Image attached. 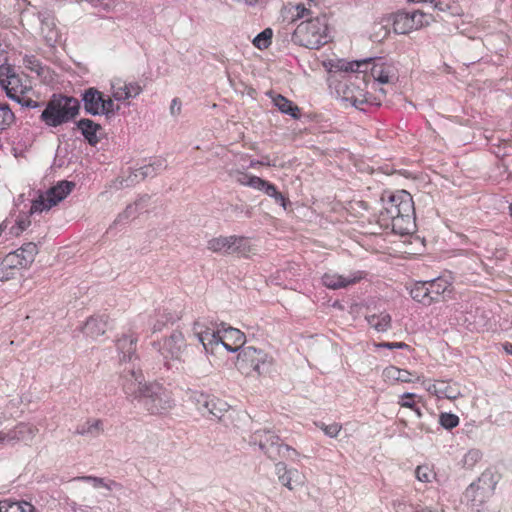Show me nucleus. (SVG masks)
Segmentation results:
<instances>
[{
	"label": "nucleus",
	"instance_id": "26",
	"mask_svg": "<svg viewBox=\"0 0 512 512\" xmlns=\"http://www.w3.org/2000/svg\"><path fill=\"white\" fill-rule=\"evenodd\" d=\"M108 327V317L105 315L90 317L84 327L83 333L91 338L103 335Z\"/></svg>",
	"mask_w": 512,
	"mask_h": 512
},
{
	"label": "nucleus",
	"instance_id": "20",
	"mask_svg": "<svg viewBox=\"0 0 512 512\" xmlns=\"http://www.w3.org/2000/svg\"><path fill=\"white\" fill-rule=\"evenodd\" d=\"M104 95L95 87H89L81 95L84 111L91 116L100 115Z\"/></svg>",
	"mask_w": 512,
	"mask_h": 512
},
{
	"label": "nucleus",
	"instance_id": "41",
	"mask_svg": "<svg viewBox=\"0 0 512 512\" xmlns=\"http://www.w3.org/2000/svg\"><path fill=\"white\" fill-rule=\"evenodd\" d=\"M49 200L50 198L47 197L46 193L40 194L38 198L32 201L29 213L34 214L51 209L55 205L50 203Z\"/></svg>",
	"mask_w": 512,
	"mask_h": 512
},
{
	"label": "nucleus",
	"instance_id": "9",
	"mask_svg": "<svg viewBox=\"0 0 512 512\" xmlns=\"http://www.w3.org/2000/svg\"><path fill=\"white\" fill-rule=\"evenodd\" d=\"M207 248L214 253L246 255L250 250V245L244 236L231 235L208 240Z\"/></svg>",
	"mask_w": 512,
	"mask_h": 512
},
{
	"label": "nucleus",
	"instance_id": "40",
	"mask_svg": "<svg viewBox=\"0 0 512 512\" xmlns=\"http://www.w3.org/2000/svg\"><path fill=\"white\" fill-rule=\"evenodd\" d=\"M272 36V29L266 28L255 36L252 43L256 48L260 50L267 49L272 43Z\"/></svg>",
	"mask_w": 512,
	"mask_h": 512
},
{
	"label": "nucleus",
	"instance_id": "30",
	"mask_svg": "<svg viewBox=\"0 0 512 512\" xmlns=\"http://www.w3.org/2000/svg\"><path fill=\"white\" fill-rule=\"evenodd\" d=\"M167 168V162L163 158H153L148 164L137 168L141 180L153 178Z\"/></svg>",
	"mask_w": 512,
	"mask_h": 512
},
{
	"label": "nucleus",
	"instance_id": "19",
	"mask_svg": "<svg viewBox=\"0 0 512 512\" xmlns=\"http://www.w3.org/2000/svg\"><path fill=\"white\" fill-rule=\"evenodd\" d=\"M372 58H365L362 60L345 61L338 60L335 65H332L336 70L343 72H351L352 75H359L360 82L366 85L368 76V66Z\"/></svg>",
	"mask_w": 512,
	"mask_h": 512
},
{
	"label": "nucleus",
	"instance_id": "16",
	"mask_svg": "<svg viewBox=\"0 0 512 512\" xmlns=\"http://www.w3.org/2000/svg\"><path fill=\"white\" fill-rule=\"evenodd\" d=\"M275 473L279 482L289 490H294L297 486L304 484L302 473L296 468H288L282 461L275 464Z\"/></svg>",
	"mask_w": 512,
	"mask_h": 512
},
{
	"label": "nucleus",
	"instance_id": "5",
	"mask_svg": "<svg viewBox=\"0 0 512 512\" xmlns=\"http://www.w3.org/2000/svg\"><path fill=\"white\" fill-rule=\"evenodd\" d=\"M271 365L272 358L263 350L253 346L242 347L237 355L236 366L246 375H250L252 372L259 375L267 373Z\"/></svg>",
	"mask_w": 512,
	"mask_h": 512
},
{
	"label": "nucleus",
	"instance_id": "42",
	"mask_svg": "<svg viewBox=\"0 0 512 512\" xmlns=\"http://www.w3.org/2000/svg\"><path fill=\"white\" fill-rule=\"evenodd\" d=\"M175 320L174 316L171 313L158 312L156 314V319H151L150 325L152 326V332H159L163 329V327L168 322H173Z\"/></svg>",
	"mask_w": 512,
	"mask_h": 512
},
{
	"label": "nucleus",
	"instance_id": "52",
	"mask_svg": "<svg viewBox=\"0 0 512 512\" xmlns=\"http://www.w3.org/2000/svg\"><path fill=\"white\" fill-rule=\"evenodd\" d=\"M18 104H20L22 107H27L31 109L39 108L43 105V103L32 100L31 98H28L25 96V94H22L20 97H18V100H15Z\"/></svg>",
	"mask_w": 512,
	"mask_h": 512
},
{
	"label": "nucleus",
	"instance_id": "13",
	"mask_svg": "<svg viewBox=\"0 0 512 512\" xmlns=\"http://www.w3.org/2000/svg\"><path fill=\"white\" fill-rule=\"evenodd\" d=\"M153 346L163 356L164 359H180L186 348L184 335L180 331H173L169 337L161 342H154Z\"/></svg>",
	"mask_w": 512,
	"mask_h": 512
},
{
	"label": "nucleus",
	"instance_id": "10",
	"mask_svg": "<svg viewBox=\"0 0 512 512\" xmlns=\"http://www.w3.org/2000/svg\"><path fill=\"white\" fill-rule=\"evenodd\" d=\"M0 86L5 90L7 97L18 100L22 94H26L30 87L22 81L11 65H0Z\"/></svg>",
	"mask_w": 512,
	"mask_h": 512
},
{
	"label": "nucleus",
	"instance_id": "32",
	"mask_svg": "<svg viewBox=\"0 0 512 512\" xmlns=\"http://www.w3.org/2000/svg\"><path fill=\"white\" fill-rule=\"evenodd\" d=\"M73 480L90 483L95 489L105 488L110 491L122 489V485L114 480L96 477L92 475L75 477Z\"/></svg>",
	"mask_w": 512,
	"mask_h": 512
},
{
	"label": "nucleus",
	"instance_id": "51",
	"mask_svg": "<svg viewBox=\"0 0 512 512\" xmlns=\"http://www.w3.org/2000/svg\"><path fill=\"white\" fill-rule=\"evenodd\" d=\"M416 478L423 482L428 483L434 477V473L430 470L428 466H418L415 471Z\"/></svg>",
	"mask_w": 512,
	"mask_h": 512
},
{
	"label": "nucleus",
	"instance_id": "60",
	"mask_svg": "<svg viewBox=\"0 0 512 512\" xmlns=\"http://www.w3.org/2000/svg\"><path fill=\"white\" fill-rule=\"evenodd\" d=\"M262 192H264L266 195H268L269 197L272 198L273 196L276 195L278 190H277V187L273 183L267 181Z\"/></svg>",
	"mask_w": 512,
	"mask_h": 512
},
{
	"label": "nucleus",
	"instance_id": "31",
	"mask_svg": "<svg viewBox=\"0 0 512 512\" xmlns=\"http://www.w3.org/2000/svg\"><path fill=\"white\" fill-rule=\"evenodd\" d=\"M272 102L281 113L287 114L293 119H299L301 117L299 107L283 95L277 94L272 96Z\"/></svg>",
	"mask_w": 512,
	"mask_h": 512
},
{
	"label": "nucleus",
	"instance_id": "24",
	"mask_svg": "<svg viewBox=\"0 0 512 512\" xmlns=\"http://www.w3.org/2000/svg\"><path fill=\"white\" fill-rule=\"evenodd\" d=\"M18 264L16 254L8 253L5 257L0 258V281L4 282L15 278L21 270Z\"/></svg>",
	"mask_w": 512,
	"mask_h": 512
},
{
	"label": "nucleus",
	"instance_id": "15",
	"mask_svg": "<svg viewBox=\"0 0 512 512\" xmlns=\"http://www.w3.org/2000/svg\"><path fill=\"white\" fill-rule=\"evenodd\" d=\"M363 277L364 273L361 271L353 272L348 276L329 271L322 276V284L329 289L337 290L355 284Z\"/></svg>",
	"mask_w": 512,
	"mask_h": 512
},
{
	"label": "nucleus",
	"instance_id": "44",
	"mask_svg": "<svg viewBox=\"0 0 512 512\" xmlns=\"http://www.w3.org/2000/svg\"><path fill=\"white\" fill-rule=\"evenodd\" d=\"M439 423L443 428L451 430L458 426L459 417L455 414L444 412L439 416Z\"/></svg>",
	"mask_w": 512,
	"mask_h": 512
},
{
	"label": "nucleus",
	"instance_id": "1",
	"mask_svg": "<svg viewBox=\"0 0 512 512\" xmlns=\"http://www.w3.org/2000/svg\"><path fill=\"white\" fill-rule=\"evenodd\" d=\"M382 209L378 215V224L394 234L405 236L416 229L415 208L412 196L405 190L382 197Z\"/></svg>",
	"mask_w": 512,
	"mask_h": 512
},
{
	"label": "nucleus",
	"instance_id": "11",
	"mask_svg": "<svg viewBox=\"0 0 512 512\" xmlns=\"http://www.w3.org/2000/svg\"><path fill=\"white\" fill-rule=\"evenodd\" d=\"M211 325L212 327L200 320L193 323V333L207 353H213L214 346L221 344V333L223 331L220 324L211 323Z\"/></svg>",
	"mask_w": 512,
	"mask_h": 512
},
{
	"label": "nucleus",
	"instance_id": "7",
	"mask_svg": "<svg viewBox=\"0 0 512 512\" xmlns=\"http://www.w3.org/2000/svg\"><path fill=\"white\" fill-rule=\"evenodd\" d=\"M497 482L491 472H484L473 483H471L465 493L464 497L468 505L476 511H480L486 501L494 494Z\"/></svg>",
	"mask_w": 512,
	"mask_h": 512
},
{
	"label": "nucleus",
	"instance_id": "2",
	"mask_svg": "<svg viewBox=\"0 0 512 512\" xmlns=\"http://www.w3.org/2000/svg\"><path fill=\"white\" fill-rule=\"evenodd\" d=\"M131 379L123 384L127 396L137 399L150 414H162L170 410L174 401L159 383H142V375L136 373L134 367L129 370Z\"/></svg>",
	"mask_w": 512,
	"mask_h": 512
},
{
	"label": "nucleus",
	"instance_id": "55",
	"mask_svg": "<svg viewBox=\"0 0 512 512\" xmlns=\"http://www.w3.org/2000/svg\"><path fill=\"white\" fill-rule=\"evenodd\" d=\"M24 62L26 64L27 68L40 74V71L42 70V66H41L40 61L35 56H26Z\"/></svg>",
	"mask_w": 512,
	"mask_h": 512
},
{
	"label": "nucleus",
	"instance_id": "21",
	"mask_svg": "<svg viewBox=\"0 0 512 512\" xmlns=\"http://www.w3.org/2000/svg\"><path fill=\"white\" fill-rule=\"evenodd\" d=\"M137 337L132 334H123L116 340V348L118 350L120 361H132L137 358L136 355V344Z\"/></svg>",
	"mask_w": 512,
	"mask_h": 512
},
{
	"label": "nucleus",
	"instance_id": "35",
	"mask_svg": "<svg viewBox=\"0 0 512 512\" xmlns=\"http://www.w3.org/2000/svg\"><path fill=\"white\" fill-rule=\"evenodd\" d=\"M103 431L102 421L95 419H88L86 422L79 424L75 433L82 436L97 437Z\"/></svg>",
	"mask_w": 512,
	"mask_h": 512
},
{
	"label": "nucleus",
	"instance_id": "43",
	"mask_svg": "<svg viewBox=\"0 0 512 512\" xmlns=\"http://www.w3.org/2000/svg\"><path fill=\"white\" fill-rule=\"evenodd\" d=\"M240 184L244 186L251 187L253 189L262 191L264 189V186L267 182V180H264L258 176L254 175H245L243 179L239 180Z\"/></svg>",
	"mask_w": 512,
	"mask_h": 512
},
{
	"label": "nucleus",
	"instance_id": "25",
	"mask_svg": "<svg viewBox=\"0 0 512 512\" xmlns=\"http://www.w3.org/2000/svg\"><path fill=\"white\" fill-rule=\"evenodd\" d=\"M150 199V196L145 194L139 197L133 204L127 205L125 210L118 214L117 218L113 222V225L126 223L130 219H134L141 209H144Z\"/></svg>",
	"mask_w": 512,
	"mask_h": 512
},
{
	"label": "nucleus",
	"instance_id": "23",
	"mask_svg": "<svg viewBox=\"0 0 512 512\" xmlns=\"http://www.w3.org/2000/svg\"><path fill=\"white\" fill-rule=\"evenodd\" d=\"M37 432V427L27 423H19L14 428L8 430L7 434L9 435L10 445H14L18 442L31 441Z\"/></svg>",
	"mask_w": 512,
	"mask_h": 512
},
{
	"label": "nucleus",
	"instance_id": "6",
	"mask_svg": "<svg viewBox=\"0 0 512 512\" xmlns=\"http://www.w3.org/2000/svg\"><path fill=\"white\" fill-rule=\"evenodd\" d=\"M250 444L257 445L259 449L271 460L278 457H290L286 452H294V448L280 442V437L269 429L255 430L250 436Z\"/></svg>",
	"mask_w": 512,
	"mask_h": 512
},
{
	"label": "nucleus",
	"instance_id": "29",
	"mask_svg": "<svg viewBox=\"0 0 512 512\" xmlns=\"http://www.w3.org/2000/svg\"><path fill=\"white\" fill-rule=\"evenodd\" d=\"M74 187V182L64 180L48 189L45 193L47 194V197L50 198V203L57 205L71 193Z\"/></svg>",
	"mask_w": 512,
	"mask_h": 512
},
{
	"label": "nucleus",
	"instance_id": "59",
	"mask_svg": "<svg viewBox=\"0 0 512 512\" xmlns=\"http://www.w3.org/2000/svg\"><path fill=\"white\" fill-rule=\"evenodd\" d=\"M181 101L179 98H174L171 101L170 105V113L172 116H178L181 112Z\"/></svg>",
	"mask_w": 512,
	"mask_h": 512
},
{
	"label": "nucleus",
	"instance_id": "18",
	"mask_svg": "<svg viewBox=\"0 0 512 512\" xmlns=\"http://www.w3.org/2000/svg\"><path fill=\"white\" fill-rule=\"evenodd\" d=\"M432 303L445 301L453 292L452 282L448 277L439 276L427 281Z\"/></svg>",
	"mask_w": 512,
	"mask_h": 512
},
{
	"label": "nucleus",
	"instance_id": "48",
	"mask_svg": "<svg viewBox=\"0 0 512 512\" xmlns=\"http://www.w3.org/2000/svg\"><path fill=\"white\" fill-rule=\"evenodd\" d=\"M482 457V453L477 449L469 450L463 457V465L466 468H472Z\"/></svg>",
	"mask_w": 512,
	"mask_h": 512
},
{
	"label": "nucleus",
	"instance_id": "36",
	"mask_svg": "<svg viewBox=\"0 0 512 512\" xmlns=\"http://www.w3.org/2000/svg\"><path fill=\"white\" fill-rule=\"evenodd\" d=\"M366 320L370 327L378 332H386L391 327L392 321L390 314L386 312L368 315L366 316Z\"/></svg>",
	"mask_w": 512,
	"mask_h": 512
},
{
	"label": "nucleus",
	"instance_id": "64",
	"mask_svg": "<svg viewBox=\"0 0 512 512\" xmlns=\"http://www.w3.org/2000/svg\"><path fill=\"white\" fill-rule=\"evenodd\" d=\"M424 386H425L426 390H427L429 393H431V394H433V395H435V396H437V397H438V387H439V386H438V381H436V382H434V383H431V382H424Z\"/></svg>",
	"mask_w": 512,
	"mask_h": 512
},
{
	"label": "nucleus",
	"instance_id": "8",
	"mask_svg": "<svg viewBox=\"0 0 512 512\" xmlns=\"http://www.w3.org/2000/svg\"><path fill=\"white\" fill-rule=\"evenodd\" d=\"M432 21V15L426 14L420 10L398 11L394 15L393 29L398 34H407L412 30H417L423 26L429 25Z\"/></svg>",
	"mask_w": 512,
	"mask_h": 512
},
{
	"label": "nucleus",
	"instance_id": "33",
	"mask_svg": "<svg viewBox=\"0 0 512 512\" xmlns=\"http://www.w3.org/2000/svg\"><path fill=\"white\" fill-rule=\"evenodd\" d=\"M413 374L405 369H400L396 366H389L383 370V377L386 381H395L402 383L414 382Z\"/></svg>",
	"mask_w": 512,
	"mask_h": 512
},
{
	"label": "nucleus",
	"instance_id": "28",
	"mask_svg": "<svg viewBox=\"0 0 512 512\" xmlns=\"http://www.w3.org/2000/svg\"><path fill=\"white\" fill-rule=\"evenodd\" d=\"M10 253L17 255L20 269L28 268L34 262L35 256L38 253V247L35 243L28 242Z\"/></svg>",
	"mask_w": 512,
	"mask_h": 512
},
{
	"label": "nucleus",
	"instance_id": "17",
	"mask_svg": "<svg viewBox=\"0 0 512 512\" xmlns=\"http://www.w3.org/2000/svg\"><path fill=\"white\" fill-rule=\"evenodd\" d=\"M220 326L223 330L221 333V345L229 352L239 351L245 343V334L224 322H221Z\"/></svg>",
	"mask_w": 512,
	"mask_h": 512
},
{
	"label": "nucleus",
	"instance_id": "37",
	"mask_svg": "<svg viewBox=\"0 0 512 512\" xmlns=\"http://www.w3.org/2000/svg\"><path fill=\"white\" fill-rule=\"evenodd\" d=\"M0 512H37L35 507L26 501H0Z\"/></svg>",
	"mask_w": 512,
	"mask_h": 512
},
{
	"label": "nucleus",
	"instance_id": "63",
	"mask_svg": "<svg viewBox=\"0 0 512 512\" xmlns=\"http://www.w3.org/2000/svg\"><path fill=\"white\" fill-rule=\"evenodd\" d=\"M258 165L272 166L273 164H271L269 156H263L261 160H257V161L252 160L250 162V167L251 168H255Z\"/></svg>",
	"mask_w": 512,
	"mask_h": 512
},
{
	"label": "nucleus",
	"instance_id": "46",
	"mask_svg": "<svg viewBox=\"0 0 512 512\" xmlns=\"http://www.w3.org/2000/svg\"><path fill=\"white\" fill-rule=\"evenodd\" d=\"M210 398L211 396L199 392H194L191 395V400L196 404L198 411L202 414H204L205 408H207Z\"/></svg>",
	"mask_w": 512,
	"mask_h": 512
},
{
	"label": "nucleus",
	"instance_id": "58",
	"mask_svg": "<svg viewBox=\"0 0 512 512\" xmlns=\"http://www.w3.org/2000/svg\"><path fill=\"white\" fill-rule=\"evenodd\" d=\"M433 8L439 11H449L452 9V3L450 0H434Z\"/></svg>",
	"mask_w": 512,
	"mask_h": 512
},
{
	"label": "nucleus",
	"instance_id": "54",
	"mask_svg": "<svg viewBox=\"0 0 512 512\" xmlns=\"http://www.w3.org/2000/svg\"><path fill=\"white\" fill-rule=\"evenodd\" d=\"M416 397L414 393H404L401 395V400L398 402L401 407L414 409L416 403L413 401V398Z\"/></svg>",
	"mask_w": 512,
	"mask_h": 512
},
{
	"label": "nucleus",
	"instance_id": "45",
	"mask_svg": "<svg viewBox=\"0 0 512 512\" xmlns=\"http://www.w3.org/2000/svg\"><path fill=\"white\" fill-rule=\"evenodd\" d=\"M315 17L314 12L306 8L304 4H297L292 8V21Z\"/></svg>",
	"mask_w": 512,
	"mask_h": 512
},
{
	"label": "nucleus",
	"instance_id": "49",
	"mask_svg": "<svg viewBox=\"0 0 512 512\" xmlns=\"http://www.w3.org/2000/svg\"><path fill=\"white\" fill-rule=\"evenodd\" d=\"M316 426L319 427L325 435L334 438L341 431V425L338 423L325 424L323 422L316 423Z\"/></svg>",
	"mask_w": 512,
	"mask_h": 512
},
{
	"label": "nucleus",
	"instance_id": "4",
	"mask_svg": "<svg viewBox=\"0 0 512 512\" xmlns=\"http://www.w3.org/2000/svg\"><path fill=\"white\" fill-rule=\"evenodd\" d=\"M328 24L325 15L317 14L299 23L292 39L300 46L319 49L328 42Z\"/></svg>",
	"mask_w": 512,
	"mask_h": 512
},
{
	"label": "nucleus",
	"instance_id": "47",
	"mask_svg": "<svg viewBox=\"0 0 512 512\" xmlns=\"http://www.w3.org/2000/svg\"><path fill=\"white\" fill-rule=\"evenodd\" d=\"M117 110H119V106L115 105L114 101L110 97H104L100 108V115H104L107 118H110L111 116H114Z\"/></svg>",
	"mask_w": 512,
	"mask_h": 512
},
{
	"label": "nucleus",
	"instance_id": "3",
	"mask_svg": "<svg viewBox=\"0 0 512 512\" xmlns=\"http://www.w3.org/2000/svg\"><path fill=\"white\" fill-rule=\"evenodd\" d=\"M80 101L73 96L53 94L40 115L48 127H59L75 119L80 111Z\"/></svg>",
	"mask_w": 512,
	"mask_h": 512
},
{
	"label": "nucleus",
	"instance_id": "27",
	"mask_svg": "<svg viewBox=\"0 0 512 512\" xmlns=\"http://www.w3.org/2000/svg\"><path fill=\"white\" fill-rule=\"evenodd\" d=\"M76 126L91 146H95L99 142L97 132L102 128L100 124L91 119L83 118L76 123Z\"/></svg>",
	"mask_w": 512,
	"mask_h": 512
},
{
	"label": "nucleus",
	"instance_id": "62",
	"mask_svg": "<svg viewBox=\"0 0 512 512\" xmlns=\"http://www.w3.org/2000/svg\"><path fill=\"white\" fill-rule=\"evenodd\" d=\"M276 203L280 204L284 209L287 208V204L289 203L288 199L281 193L277 192L275 196L272 197Z\"/></svg>",
	"mask_w": 512,
	"mask_h": 512
},
{
	"label": "nucleus",
	"instance_id": "14",
	"mask_svg": "<svg viewBox=\"0 0 512 512\" xmlns=\"http://www.w3.org/2000/svg\"><path fill=\"white\" fill-rule=\"evenodd\" d=\"M368 72L370 77L380 84H389L398 79L395 66L384 61L383 58H372Z\"/></svg>",
	"mask_w": 512,
	"mask_h": 512
},
{
	"label": "nucleus",
	"instance_id": "53",
	"mask_svg": "<svg viewBox=\"0 0 512 512\" xmlns=\"http://www.w3.org/2000/svg\"><path fill=\"white\" fill-rule=\"evenodd\" d=\"M139 181H142L140 174L138 173L137 169H134L133 171H130L129 175L121 181V185L123 187H130Z\"/></svg>",
	"mask_w": 512,
	"mask_h": 512
},
{
	"label": "nucleus",
	"instance_id": "34",
	"mask_svg": "<svg viewBox=\"0 0 512 512\" xmlns=\"http://www.w3.org/2000/svg\"><path fill=\"white\" fill-rule=\"evenodd\" d=\"M410 295L413 300L425 306L432 304L427 281H417L410 289Z\"/></svg>",
	"mask_w": 512,
	"mask_h": 512
},
{
	"label": "nucleus",
	"instance_id": "50",
	"mask_svg": "<svg viewBox=\"0 0 512 512\" xmlns=\"http://www.w3.org/2000/svg\"><path fill=\"white\" fill-rule=\"evenodd\" d=\"M438 398L454 399L456 393L445 381H438Z\"/></svg>",
	"mask_w": 512,
	"mask_h": 512
},
{
	"label": "nucleus",
	"instance_id": "12",
	"mask_svg": "<svg viewBox=\"0 0 512 512\" xmlns=\"http://www.w3.org/2000/svg\"><path fill=\"white\" fill-rule=\"evenodd\" d=\"M360 81L359 75H348L345 83L341 86L343 99L353 107L365 111V105L369 103L368 97L363 88L357 84Z\"/></svg>",
	"mask_w": 512,
	"mask_h": 512
},
{
	"label": "nucleus",
	"instance_id": "56",
	"mask_svg": "<svg viewBox=\"0 0 512 512\" xmlns=\"http://www.w3.org/2000/svg\"><path fill=\"white\" fill-rule=\"evenodd\" d=\"M38 19L41 22L42 25L47 26L48 28L50 26L54 25V18L50 11H42L38 13Z\"/></svg>",
	"mask_w": 512,
	"mask_h": 512
},
{
	"label": "nucleus",
	"instance_id": "38",
	"mask_svg": "<svg viewBox=\"0 0 512 512\" xmlns=\"http://www.w3.org/2000/svg\"><path fill=\"white\" fill-rule=\"evenodd\" d=\"M228 408L229 405L225 401L211 397L203 415L221 419L224 416V413L228 411Z\"/></svg>",
	"mask_w": 512,
	"mask_h": 512
},
{
	"label": "nucleus",
	"instance_id": "61",
	"mask_svg": "<svg viewBox=\"0 0 512 512\" xmlns=\"http://www.w3.org/2000/svg\"><path fill=\"white\" fill-rule=\"evenodd\" d=\"M30 224H31V221L29 219V216L18 218V220H17V226H18L19 231H21V232L26 230L30 226Z\"/></svg>",
	"mask_w": 512,
	"mask_h": 512
},
{
	"label": "nucleus",
	"instance_id": "57",
	"mask_svg": "<svg viewBox=\"0 0 512 512\" xmlns=\"http://www.w3.org/2000/svg\"><path fill=\"white\" fill-rule=\"evenodd\" d=\"M377 347L393 350V349H405V348H408V345L404 342H382V343L377 344Z\"/></svg>",
	"mask_w": 512,
	"mask_h": 512
},
{
	"label": "nucleus",
	"instance_id": "22",
	"mask_svg": "<svg viewBox=\"0 0 512 512\" xmlns=\"http://www.w3.org/2000/svg\"><path fill=\"white\" fill-rule=\"evenodd\" d=\"M142 92L141 86L137 82L121 83L120 81L112 83V97L116 101H125L137 97Z\"/></svg>",
	"mask_w": 512,
	"mask_h": 512
},
{
	"label": "nucleus",
	"instance_id": "39",
	"mask_svg": "<svg viewBox=\"0 0 512 512\" xmlns=\"http://www.w3.org/2000/svg\"><path fill=\"white\" fill-rule=\"evenodd\" d=\"M15 122V115L8 104H0V132L7 130Z\"/></svg>",
	"mask_w": 512,
	"mask_h": 512
}]
</instances>
